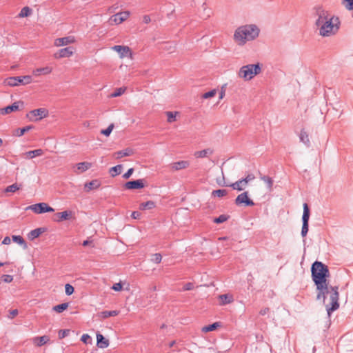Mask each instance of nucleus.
<instances>
[{
  "mask_svg": "<svg viewBox=\"0 0 353 353\" xmlns=\"http://www.w3.org/2000/svg\"><path fill=\"white\" fill-rule=\"evenodd\" d=\"M316 290L317 300H323V303H325L326 297L328 295L330 296L331 302L330 304L325 305L327 315L330 316L332 312L336 310L339 307V294L338 292L339 287L329 285L328 282H325L322 289H321V288L316 287Z\"/></svg>",
  "mask_w": 353,
  "mask_h": 353,
  "instance_id": "f257e3e1",
  "label": "nucleus"
},
{
  "mask_svg": "<svg viewBox=\"0 0 353 353\" xmlns=\"http://www.w3.org/2000/svg\"><path fill=\"white\" fill-rule=\"evenodd\" d=\"M260 30L254 24H248L239 27L234 32V39L239 46H243L247 41L258 37Z\"/></svg>",
  "mask_w": 353,
  "mask_h": 353,
  "instance_id": "f03ea898",
  "label": "nucleus"
},
{
  "mask_svg": "<svg viewBox=\"0 0 353 353\" xmlns=\"http://www.w3.org/2000/svg\"><path fill=\"white\" fill-rule=\"evenodd\" d=\"M312 279L315 285L323 288L325 282H327V279L330 277V271L328 267L321 261H316L311 267Z\"/></svg>",
  "mask_w": 353,
  "mask_h": 353,
  "instance_id": "7ed1b4c3",
  "label": "nucleus"
},
{
  "mask_svg": "<svg viewBox=\"0 0 353 353\" xmlns=\"http://www.w3.org/2000/svg\"><path fill=\"white\" fill-rule=\"evenodd\" d=\"M340 27L339 19L332 16L327 21H325L320 26L319 34L323 37H330L335 34Z\"/></svg>",
  "mask_w": 353,
  "mask_h": 353,
  "instance_id": "20e7f679",
  "label": "nucleus"
},
{
  "mask_svg": "<svg viewBox=\"0 0 353 353\" xmlns=\"http://www.w3.org/2000/svg\"><path fill=\"white\" fill-rule=\"evenodd\" d=\"M261 71L260 64H249L242 66L239 72V76L245 81L251 80Z\"/></svg>",
  "mask_w": 353,
  "mask_h": 353,
  "instance_id": "39448f33",
  "label": "nucleus"
},
{
  "mask_svg": "<svg viewBox=\"0 0 353 353\" xmlns=\"http://www.w3.org/2000/svg\"><path fill=\"white\" fill-rule=\"evenodd\" d=\"M254 179L255 176L253 174H249L245 178L239 179L233 183L227 184L225 182H223V184L219 183V185L223 187H231L233 190L241 191L245 189V186L250 181H253Z\"/></svg>",
  "mask_w": 353,
  "mask_h": 353,
  "instance_id": "423d86ee",
  "label": "nucleus"
},
{
  "mask_svg": "<svg viewBox=\"0 0 353 353\" xmlns=\"http://www.w3.org/2000/svg\"><path fill=\"white\" fill-rule=\"evenodd\" d=\"M32 77L31 76H18V77H12L6 79V83L7 85L14 87L19 85H26L31 82Z\"/></svg>",
  "mask_w": 353,
  "mask_h": 353,
  "instance_id": "0eeeda50",
  "label": "nucleus"
},
{
  "mask_svg": "<svg viewBox=\"0 0 353 353\" xmlns=\"http://www.w3.org/2000/svg\"><path fill=\"white\" fill-rule=\"evenodd\" d=\"M303 212L302 216V228H301V236L305 237L309 230V219L310 215V211L308 205L305 203H303Z\"/></svg>",
  "mask_w": 353,
  "mask_h": 353,
  "instance_id": "6e6552de",
  "label": "nucleus"
},
{
  "mask_svg": "<svg viewBox=\"0 0 353 353\" xmlns=\"http://www.w3.org/2000/svg\"><path fill=\"white\" fill-rule=\"evenodd\" d=\"M48 115V111L46 108H38L30 111L26 117L31 121H39Z\"/></svg>",
  "mask_w": 353,
  "mask_h": 353,
  "instance_id": "1a4fd4ad",
  "label": "nucleus"
},
{
  "mask_svg": "<svg viewBox=\"0 0 353 353\" xmlns=\"http://www.w3.org/2000/svg\"><path fill=\"white\" fill-rule=\"evenodd\" d=\"M314 10L315 16L317 17L315 21V25L317 27L320 26L325 21H327L331 17L328 12L321 6H316Z\"/></svg>",
  "mask_w": 353,
  "mask_h": 353,
  "instance_id": "9d476101",
  "label": "nucleus"
},
{
  "mask_svg": "<svg viewBox=\"0 0 353 353\" xmlns=\"http://www.w3.org/2000/svg\"><path fill=\"white\" fill-rule=\"evenodd\" d=\"M234 203L237 206H254V202L248 197V192H243L235 199Z\"/></svg>",
  "mask_w": 353,
  "mask_h": 353,
  "instance_id": "9b49d317",
  "label": "nucleus"
},
{
  "mask_svg": "<svg viewBox=\"0 0 353 353\" xmlns=\"http://www.w3.org/2000/svg\"><path fill=\"white\" fill-rule=\"evenodd\" d=\"M27 209L32 210L34 213L36 214H43L46 212H52L54 211V210L49 206L46 203H39L37 204H34L32 205H30L27 208Z\"/></svg>",
  "mask_w": 353,
  "mask_h": 353,
  "instance_id": "f8f14e48",
  "label": "nucleus"
},
{
  "mask_svg": "<svg viewBox=\"0 0 353 353\" xmlns=\"http://www.w3.org/2000/svg\"><path fill=\"white\" fill-rule=\"evenodd\" d=\"M144 179H137L129 181L124 184V188L127 190H138L145 187Z\"/></svg>",
  "mask_w": 353,
  "mask_h": 353,
  "instance_id": "ddd939ff",
  "label": "nucleus"
},
{
  "mask_svg": "<svg viewBox=\"0 0 353 353\" xmlns=\"http://www.w3.org/2000/svg\"><path fill=\"white\" fill-rule=\"evenodd\" d=\"M74 53V48L69 46L60 49L57 52L54 54L56 59L70 57Z\"/></svg>",
  "mask_w": 353,
  "mask_h": 353,
  "instance_id": "4468645a",
  "label": "nucleus"
},
{
  "mask_svg": "<svg viewBox=\"0 0 353 353\" xmlns=\"http://www.w3.org/2000/svg\"><path fill=\"white\" fill-rule=\"evenodd\" d=\"M130 16L128 11L121 12L112 15L110 20V21L114 22L116 24H120L125 20H126Z\"/></svg>",
  "mask_w": 353,
  "mask_h": 353,
  "instance_id": "2eb2a0df",
  "label": "nucleus"
},
{
  "mask_svg": "<svg viewBox=\"0 0 353 353\" xmlns=\"http://www.w3.org/2000/svg\"><path fill=\"white\" fill-rule=\"evenodd\" d=\"M112 49L119 54L121 58L131 56V50L128 46H114Z\"/></svg>",
  "mask_w": 353,
  "mask_h": 353,
  "instance_id": "dca6fc26",
  "label": "nucleus"
},
{
  "mask_svg": "<svg viewBox=\"0 0 353 353\" xmlns=\"http://www.w3.org/2000/svg\"><path fill=\"white\" fill-rule=\"evenodd\" d=\"M21 103V105L23 104L21 101L14 102L12 105H8L4 108H1L0 110V113L1 114H10L12 112H15L19 110V104Z\"/></svg>",
  "mask_w": 353,
  "mask_h": 353,
  "instance_id": "f3484780",
  "label": "nucleus"
},
{
  "mask_svg": "<svg viewBox=\"0 0 353 353\" xmlns=\"http://www.w3.org/2000/svg\"><path fill=\"white\" fill-rule=\"evenodd\" d=\"M74 42V38L71 36L58 38L55 40L54 45L56 46H63Z\"/></svg>",
  "mask_w": 353,
  "mask_h": 353,
  "instance_id": "a211bd4d",
  "label": "nucleus"
},
{
  "mask_svg": "<svg viewBox=\"0 0 353 353\" xmlns=\"http://www.w3.org/2000/svg\"><path fill=\"white\" fill-rule=\"evenodd\" d=\"M91 167H92V163H89V162H87V161L81 162V163H79L75 165L76 169L74 170V172L76 174H80V173H82V172H84L87 171Z\"/></svg>",
  "mask_w": 353,
  "mask_h": 353,
  "instance_id": "6ab92c4d",
  "label": "nucleus"
},
{
  "mask_svg": "<svg viewBox=\"0 0 353 353\" xmlns=\"http://www.w3.org/2000/svg\"><path fill=\"white\" fill-rule=\"evenodd\" d=\"M97 345L99 348H105L109 345V341L106 339L103 334L100 333L97 334Z\"/></svg>",
  "mask_w": 353,
  "mask_h": 353,
  "instance_id": "aec40b11",
  "label": "nucleus"
},
{
  "mask_svg": "<svg viewBox=\"0 0 353 353\" xmlns=\"http://www.w3.org/2000/svg\"><path fill=\"white\" fill-rule=\"evenodd\" d=\"M72 212L68 211V210L55 214V216L57 217V222H61L64 220H68L72 217Z\"/></svg>",
  "mask_w": 353,
  "mask_h": 353,
  "instance_id": "412c9836",
  "label": "nucleus"
},
{
  "mask_svg": "<svg viewBox=\"0 0 353 353\" xmlns=\"http://www.w3.org/2000/svg\"><path fill=\"white\" fill-rule=\"evenodd\" d=\"M101 185V181L98 179H94L85 184V190L90 192V190L97 189Z\"/></svg>",
  "mask_w": 353,
  "mask_h": 353,
  "instance_id": "4be33fe9",
  "label": "nucleus"
},
{
  "mask_svg": "<svg viewBox=\"0 0 353 353\" xmlns=\"http://www.w3.org/2000/svg\"><path fill=\"white\" fill-rule=\"evenodd\" d=\"M45 231H46L45 228H38L34 230H32L28 234V239L32 241L34 239L39 237Z\"/></svg>",
  "mask_w": 353,
  "mask_h": 353,
  "instance_id": "5701e85b",
  "label": "nucleus"
},
{
  "mask_svg": "<svg viewBox=\"0 0 353 353\" xmlns=\"http://www.w3.org/2000/svg\"><path fill=\"white\" fill-rule=\"evenodd\" d=\"M189 165L190 163L188 161H180L173 163L171 167L174 170H179L188 168Z\"/></svg>",
  "mask_w": 353,
  "mask_h": 353,
  "instance_id": "b1692460",
  "label": "nucleus"
},
{
  "mask_svg": "<svg viewBox=\"0 0 353 353\" xmlns=\"http://www.w3.org/2000/svg\"><path fill=\"white\" fill-rule=\"evenodd\" d=\"M52 68L49 66L37 68L33 71V74L35 76H40L42 74H48L51 73Z\"/></svg>",
  "mask_w": 353,
  "mask_h": 353,
  "instance_id": "393cba45",
  "label": "nucleus"
},
{
  "mask_svg": "<svg viewBox=\"0 0 353 353\" xmlns=\"http://www.w3.org/2000/svg\"><path fill=\"white\" fill-rule=\"evenodd\" d=\"M49 341L50 339L48 336H37L33 339L34 343L39 347L45 345Z\"/></svg>",
  "mask_w": 353,
  "mask_h": 353,
  "instance_id": "a878e982",
  "label": "nucleus"
},
{
  "mask_svg": "<svg viewBox=\"0 0 353 353\" xmlns=\"http://www.w3.org/2000/svg\"><path fill=\"white\" fill-rule=\"evenodd\" d=\"M213 154V150L211 148H207L203 150L196 151L194 153V157L196 158H204L207 157Z\"/></svg>",
  "mask_w": 353,
  "mask_h": 353,
  "instance_id": "bb28decb",
  "label": "nucleus"
},
{
  "mask_svg": "<svg viewBox=\"0 0 353 353\" xmlns=\"http://www.w3.org/2000/svg\"><path fill=\"white\" fill-rule=\"evenodd\" d=\"M299 139L300 141L303 142L306 146L309 147L310 145V141L308 137V134L304 129H302L299 134Z\"/></svg>",
  "mask_w": 353,
  "mask_h": 353,
  "instance_id": "cd10ccee",
  "label": "nucleus"
},
{
  "mask_svg": "<svg viewBox=\"0 0 353 353\" xmlns=\"http://www.w3.org/2000/svg\"><path fill=\"white\" fill-rule=\"evenodd\" d=\"M133 154V150L131 148H125L123 150L118 151L115 153L116 158L120 159L124 157H129L131 156Z\"/></svg>",
  "mask_w": 353,
  "mask_h": 353,
  "instance_id": "c85d7f7f",
  "label": "nucleus"
},
{
  "mask_svg": "<svg viewBox=\"0 0 353 353\" xmlns=\"http://www.w3.org/2000/svg\"><path fill=\"white\" fill-rule=\"evenodd\" d=\"M119 312L118 310H112V311H102L99 314V316L102 319H107L110 316H115L119 314Z\"/></svg>",
  "mask_w": 353,
  "mask_h": 353,
  "instance_id": "c756f323",
  "label": "nucleus"
},
{
  "mask_svg": "<svg viewBox=\"0 0 353 353\" xmlns=\"http://www.w3.org/2000/svg\"><path fill=\"white\" fill-rule=\"evenodd\" d=\"M43 154V150L41 149H37L26 152L25 154L28 158L33 159L36 157L41 156Z\"/></svg>",
  "mask_w": 353,
  "mask_h": 353,
  "instance_id": "7c9ffc66",
  "label": "nucleus"
},
{
  "mask_svg": "<svg viewBox=\"0 0 353 353\" xmlns=\"http://www.w3.org/2000/svg\"><path fill=\"white\" fill-rule=\"evenodd\" d=\"M219 297L221 301V305H223L229 304L233 301L232 296L228 294H221Z\"/></svg>",
  "mask_w": 353,
  "mask_h": 353,
  "instance_id": "2f4dec72",
  "label": "nucleus"
},
{
  "mask_svg": "<svg viewBox=\"0 0 353 353\" xmlns=\"http://www.w3.org/2000/svg\"><path fill=\"white\" fill-rule=\"evenodd\" d=\"M34 128L32 125H27L26 127H23L22 128H17L15 130L14 132V135L17 137H21L23 136L26 132L29 131L30 130Z\"/></svg>",
  "mask_w": 353,
  "mask_h": 353,
  "instance_id": "473e14b6",
  "label": "nucleus"
},
{
  "mask_svg": "<svg viewBox=\"0 0 353 353\" xmlns=\"http://www.w3.org/2000/svg\"><path fill=\"white\" fill-rule=\"evenodd\" d=\"M156 206L155 203L152 201H148L140 204L139 209L141 210H152Z\"/></svg>",
  "mask_w": 353,
  "mask_h": 353,
  "instance_id": "72a5a7b5",
  "label": "nucleus"
},
{
  "mask_svg": "<svg viewBox=\"0 0 353 353\" xmlns=\"http://www.w3.org/2000/svg\"><path fill=\"white\" fill-rule=\"evenodd\" d=\"M259 178L261 180H262L267 184L268 189H270V190L272 189V188L273 186L274 181L271 177H270L268 176L263 175L262 174L260 173Z\"/></svg>",
  "mask_w": 353,
  "mask_h": 353,
  "instance_id": "f704fd0d",
  "label": "nucleus"
},
{
  "mask_svg": "<svg viewBox=\"0 0 353 353\" xmlns=\"http://www.w3.org/2000/svg\"><path fill=\"white\" fill-rule=\"evenodd\" d=\"M12 241L14 243H17L19 245H22L24 249L27 248V243H26V241L23 239L22 236H19V235H13L12 236Z\"/></svg>",
  "mask_w": 353,
  "mask_h": 353,
  "instance_id": "c9c22d12",
  "label": "nucleus"
},
{
  "mask_svg": "<svg viewBox=\"0 0 353 353\" xmlns=\"http://www.w3.org/2000/svg\"><path fill=\"white\" fill-rule=\"evenodd\" d=\"M221 326V323L219 322H215L212 324L204 326L202 328V331L204 332H208L215 330L218 327Z\"/></svg>",
  "mask_w": 353,
  "mask_h": 353,
  "instance_id": "e433bc0d",
  "label": "nucleus"
},
{
  "mask_svg": "<svg viewBox=\"0 0 353 353\" xmlns=\"http://www.w3.org/2000/svg\"><path fill=\"white\" fill-rule=\"evenodd\" d=\"M69 306V303H63L59 305H57L53 307L52 310L53 311L57 312V313H61L64 310H65Z\"/></svg>",
  "mask_w": 353,
  "mask_h": 353,
  "instance_id": "4c0bfd02",
  "label": "nucleus"
},
{
  "mask_svg": "<svg viewBox=\"0 0 353 353\" xmlns=\"http://www.w3.org/2000/svg\"><path fill=\"white\" fill-rule=\"evenodd\" d=\"M123 166L122 165H117L110 168V173L112 176H115L117 175H119L122 169Z\"/></svg>",
  "mask_w": 353,
  "mask_h": 353,
  "instance_id": "58836bf2",
  "label": "nucleus"
},
{
  "mask_svg": "<svg viewBox=\"0 0 353 353\" xmlns=\"http://www.w3.org/2000/svg\"><path fill=\"white\" fill-rule=\"evenodd\" d=\"M32 9L28 6L23 7L20 13L19 14V17H26L31 14Z\"/></svg>",
  "mask_w": 353,
  "mask_h": 353,
  "instance_id": "ea45409f",
  "label": "nucleus"
},
{
  "mask_svg": "<svg viewBox=\"0 0 353 353\" xmlns=\"http://www.w3.org/2000/svg\"><path fill=\"white\" fill-rule=\"evenodd\" d=\"M228 194V190L225 189H219L213 190L212 192V195L214 196L223 197Z\"/></svg>",
  "mask_w": 353,
  "mask_h": 353,
  "instance_id": "a19ab883",
  "label": "nucleus"
},
{
  "mask_svg": "<svg viewBox=\"0 0 353 353\" xmlns=\"http://www.w3.org/2000/svg\"><path fill=\"white\" fill-rule=\"evenodd\" d=\"M163 49L169 53H172L175 50V45L172 42H168L163 45Z\"/></svg>",
  "mask_w": 353,
  "mask_h": 353,
  "instance_id": "79ce46f5",
  "label": "nucleus"
},
{
  "mask_svg": "<svg viewBox=\"0 0 353 353\" xmlns=\"http://www.w3.org/2000/svg\"><path fill=\"white\" fill-rule=\"evenodd\" d=\"M229 217L230 216L228 215L221 214L219 216L216 217L214 219V222L216 223H222L226 221L229 219Z\"/></svg>",
  "mask_w": 353,
  "mask_h": 353,
  "instance_id": "37998d69",
  "label": "nucleus"
},
{
  "mask_svg": "<svg viewBox=\"0 0 353 353\" xmlns=\"http://www.w3.org/2000/svg\"><path fill=\"white\" fill-rule=\"evenodd\" d=\"M125 90V88H117L115 90L114 92H113L110 96L111 97H119L121 96V94H123L124 93Z\"/></svg>",
  "mask_w": 353,
  "mask_h": 353,
  "instance_id": "c03bdc74",
  "label": "nucleus"
},
{
  "mask_svg": "<svg viewBox=\"0 0 353 353\" xmlns=\"http://www.w3.org/2000/svg\"><path fill=\"white\" fill-rule=\"evenodd\" d=\"M114 128V124L111 123L106 129L102 130L101 133L106 137L110 136Z\"/></svg>",
  "mask_w": 353,
  "mask_h": 353,
  "instance_id": "a18cd8bd",
  "label": "nucleus"
},
{
  "mask_svg": "<svg viewBox=\"0 0 353 353\" xmlns=\"http://www.w3.org/2000/svg\"><path fill=\"white\" fill-rule=\"evenodd\" d=\"M19 189V188L18 187L17 184V183H14L12 185H10L8 186L6 188L5 191L6 192H15Z\"/></svg>",
  "mask_w": 353,
  "mask_h": 353,
  "instance_id": "49530a36",
  "label": "nucleus"
},
{
  "mask_svg": "<svg viewBox=\"0 0 353 353\" xmlns=\"http://www.w3.org/2000/svg\"><path fill=\"white\" fill-rule=\"evenodd\" d=\"M81 341L85 344H88L92 343V338L89 334H83L81 336Z\"/></svg>",
  "mask_w": 353,
  "mask_h": 353,
  "instance_id": "de8ad7c7",
  "label": "nucleus"
},
{
  "mask_svg": "<svg viewBox=\"0 0 353 353\" xmlns=\"http://www.w3.org/2000/svg\"><path fill=\"white\" fill-rule=\"evenodd\" d=\"M70 332V330L68 329L60 330L58 333L59 338L61 339H63L65 336H68Z\"/></svg>",
  "mask_w": 353,
  "mask_h": 353,
  "instance_id": "09e8293b",
  "label": "nucleus"
},
{
  "mask_svg": "<svg viewBox=\"0 0 353 353\" xmlns=\"http://www.w3.org/2000/svg\"><path fill=\"white\" fill-rule=\"evenodd\" d=\"M152 261L155 263H160L162 260V256L160 253H156L152 255Z\"/></svg>",
  "mask_w": 353,
  "mask_h": 353,
  "instance_id": "8fccbe9b",
  "label": "nucleus"
},
{
  "mask_svg": "<svg viewBox=\"0 0 353 353\" xmlns=\"http://www.w3.org/2000/svg\"><path fill=\"white\" fill-rule=\"evenodd\" d=\"M166 114L168 116V121L169 123H172L175 121L176 112H167Z\"/></svg>",
  "mask_w": 353,
  "mask_h": 353,
  "instance_id": "3c124183",
  "label": "nucleus"
},
{
  "mask_svg": "<svg viewBox=\"0 0 353 353\" xmlns=\"http://www.w3.org/2000/svg\"><path fill=\"white\" fill-rule=\"evenodd\" d=\"M343 4L347 10H353V0H343Z\"/></svg>",
  "mask_w": 353,
  "mask_h": 353,
  "instance_id": "603ef678",
  "label": "nucleus"
},
{
  "mask_svg": "<svg viewBox=\"0 0 353 353\" xmlns=\"http://www.w3.org/2000/svg\"><path fill=\"white\" fill-rule=\"evenodd\" d=\"M74 291V288L70 284L67 283L65 285V292L67 295H71L72 294H73Z\"/></svg>",
  "mask_w": 353,
  "mask_h": 353,
  "instance_id": "864d4df0",
  "label": "nucleus"
},
{
  "mask_svg": "<svg viewBox=\"0 0 353 353\" xmlns=\"http://www.w3.org/2000/svg\"><path fill=\"white\" fill-rule=\"evenodd\" d=\"M216 93V90L215 89L214 90H212L210 91H208L205 93H204L202 96V97L203 99H209V98H211L212 97H214Z\"/></svg>",
  "mask_w": 353,
  "mask_h": 353,
  "instance_id": "5fc2aeb1",
  "label": "nucleus"
},
{
  "mask_svg": "<svg viewBox=\"0 0 353 353\" xmlns=\"http://www.w3.org/2000/svg\"><path fill=\"white\" fill-rule=\"evenodd\" d=\"M1 279L7 283H11L13 280V276L8 274H3L1 276Z\"/></svg>",
  "mask_w": 353,
  "mask_h": 353,
  "instance_id": "6e6d98bb",
  "label": "nucleus"
},
{
  "mask_svg": "<svg viewBox=\"0 0 353 353\" xmlns=\"http://www.w3.org/2000/svg\"><path fill=\"white\" fill-rule=\"evenodd\" d=\"M134 172V169L133 168H130L128 170V171L123 175V177L124 179H128L131 176V175L133 174Z\"/></svg>",
  "mask_w": 353,
  "mask_h": 353,
  "instance_id": "4d7b16f0",
  "label": "nucleus"
},
{
  "mask_svg": "<svg viewBox=\"0 0 353 353\" xmlns=\"http://www.w3.org/2000/svg\"><path fill=\"white\" fill-rule=\"evenodd\" d=\"M194 288V285L192 283H187L183 286L184 290H192Z\"/></svg>",
  "mask_w": 353,
  "mask_h": 353,
  "instance_id": "13d9d810",
  "label": "nucleus"
},
{
  "mask_svg": "<svg viewBox=\"0 0 353 353\" xmlns=\"http://www.w3.org/2000/svg\"><path fill=\"white\" fill-rule=\"evenodd\" d=\"M115 291H120L122 289V285L120 283H114L112 288Z\"/></svg>",
  "mask_w": 353,
  "mask_h": 353,
  "instance_id": "bf43d9fd",
  "label": "nucleus"
},
{
  "mask_svg": "<svg viewBox=\"0 0 353 353\" xmlns=\"http://www.w3.org/2000/svg\"><path fill=\"white\" fill-rule=\"evenodd\" d=\"M19 312L17 309L12 310L10 311V315L8 316L9 318L13 319L18 314Z\"/></svg>",
  "mask_w": 353,
  "mask_h": 353,
  "instance_id": "052dcab7",
  "label": "nucleus"
},
{
  "mask_svg": "<svg viewBox=\"0 0 353 353\" xmlns=\"http://www.w3.org/2000/svg\"><path fill=\"white\" fill-rule=\"evenodd\" d=\"M269 312H270V308L269 307H265V308H263V309H261L260 310L259 314L261 315H262V316H264L266 314H268Z\"/></svg>",
  "mask_w": 353,
  "mask_h": 353,
  "instance_id": "680f3d73",
  "label": "nucleus"
},
{
  "mask_svg": "<svg viewBox=\"0 0 353 353\" xmlns=\"http://www.w3.org/2000/svg\"><path fill=\"white\" fill-rule=\"evenodd\" d=\"M10 242H11L10 238L9 236H6L2 241V244L9 245L10 243Z\"/></svg>",
  "mask_w": 353,
  "mask_h": 353,
  "instance_id": "e2e57ef3",
  "label": "nucleus"
},
{
  "mask_svg": "<svg viewBox=\"0 0 353 353\" xmlns=\"http://www.w3.org/2000/svg\"><path fill=\"white\" fill-rule=\"evenodd\" d=\"M141 215L140 212H138V211H134L132 214H131V216L133 218V219H138L139 217V216Z\"/></svg>",
  "mask_w": 353,
  "mask_h": 353,
  "instance_id": "0e129e2a",
  "label": "nucleus"
},
{
  "mask_svg": "<svg viewBox=\"0 0 353 353\" xmlns=\"http://www.w3.org/2000/svg\"><path fill=\"white\" fill-rule=\"evenodd\" d=\"M150 16L148 15H145L143 16V22L145 23H148L150 22Z\"/></svg>",
  "mask_w": 353,
  "mask_h": 353,
  "instance_id": "69168bd1",
  "label": "nucleus"
},
{
  "mask_svg": "<svg viewBox=\"0 0 353 353\" xmlns=\"http://www.w3.org/2000/svg\"><path fill=\"white\" fill-rule=\"evenodd\" d=\"M90 243H91V241H90L89 240H88V239H87V240H85V241H84L83 242L82 245H83V246H87V245H88Z\"/></svg>",
  "mask_w": 353,
  "mask_h": 353,
  "instance_id": "338daca9",
  "label": "nucleus"
},
{
  "mask_svg": "<svg viewBox=\"0 0 353 353\" xmlns=\"http://www.w3.org/2000/svg\"><path fill=\"white\" fill-rule=\"evenodd\" d=\"M224 94H225L224 91H221V92H220V99H222Z\"/></svg>",
  "mask_w": 353,
  "mask_h": 353,
  "instance_id": "774afa93",
  "label": "nucleus"
}]
</instances>
